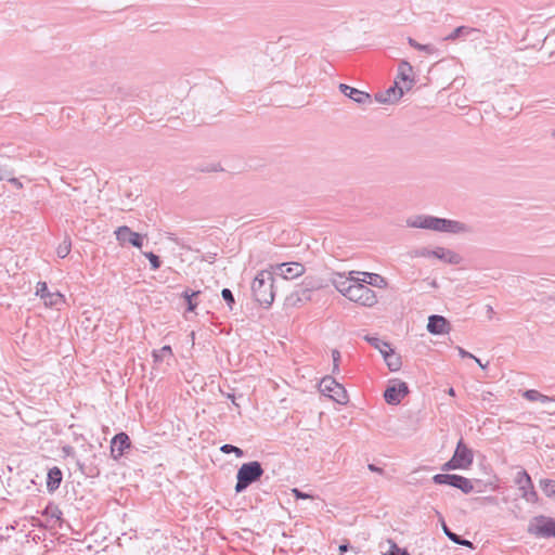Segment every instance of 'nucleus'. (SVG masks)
<instances>
[{"mask_svg": "<svg viewBox=\"0 0 555 555\" xmlns=\"http://www.w3.org/2000/svg\"><path fill=\"white\" fill-rule=\"evenodd\" d=\"M447 393L451 397H454L455 396V390L453 387H450L448 390H447Z\"/></svg>", "mask_w": 555, "mask_h": 555, "instance_id": "nucleus-59", "label": "nucleus"}, {"mask_svg": "<svg viewBox=\"0 0 555 555\" xmlns=\"http://www.w3.org/2000/svg\"><path fill=\"white\" fill-rule=\"evenodd\" d=\"M487 312L489 314V318L494 313L493 308L491 306H487Z\"/></svg>", "mask_w": 555, "mask_h": 555, "instance_id": "nucleus-60", "label": "nucleus"}, {"mask_svg": "<svg viewBox=\"0 0 555 555\" xmlns=\"http://www.w3.org/2000/svg\"><path fill=\"white\" fill-rule=\"evenodd\" d=\"M457 351H459V354H460L461 358H470V359L475 358V356L473 353L466 351L462 347H457Z\"/></svg>", "mask_w": 555, "mask_h": 555, "instance_id": "nucleus-49", "label": "nucleus"}, {"mask_svg": "<svg viewBox=\"0 0 555 555\" xmlns=\"http://www.w3.org/2000/svg\"><path fill=\"white\" fill-rule=\"evenodd\" d=\"M356 271H350L348 275L340 272H333L331 274V283L343 295L347 294L352 288L353 281L356 280Z\"/></svg>", "mask_w": 555, "mask_h": 555, "instance_id": "nucleus-12", "label": "nucleus"}, {"mask_svg": "<svg viewBox=\"0 0 555 555\" xmlns=\"http://www.w3.org/2000/svg\"><path fill=\"white\" fill-rule=\"evenodd\" d=\"M461 469L460 465L454 461L453 457H451L449 461H447L442 466L441 470L449 472V470H455Z\"/></svg>", "mask_w": 555, "mask_h": 555, "instance_id": "nucleus-44", "label": "nucleus"}, {"mask_svg": "<svg viewBox=\"0 0 555 555\" xmlns=\"http://www.w3.org/2000/svg\"><path fill=\"white\" fill-rule=\"evenodd\" d=\"M221 296L222 299L225 301L227 306L229 307V309L232 311L235 306V298L232 291L229 288H223L221 291Z\"/></svg>", "mask_w": 555, "mask_h": 555, "instance_id": "nucleus-38", "label": "nucleus"}, {"mask_svg": "<svg viewBox=\"0 0 555 555\" xmlns=\"http://www.w3.org/2000/svg\"><path fill=\"white\" fill-rule=\"evenodd\" d=\"M332 359H333V364H335V363L339 364L340 359H341L340 351L337 349H333L332 350Z\"/></svg>", "mask_w": 555, "mask_h": 555, "instance_id": "nucleus-48", "label": "nucleus"}, {"mask_svg": "<svg viewBox=\"0 0 555 555\" xmlns=\"http://www.w3.org/2000/svg\"><path fill=\"white\" fill-rule=\"evenodd\" d=\"M404 94V88L401 87L397 80H395L393 85L390 86L387 90L384 92H377L375 94V100L378 103H395L399 101Z\"/></svg>", "mask_w": 555, "mask_h": 555, "instance_id": "nucleus-15", "label": "nucleus"}, {"mask_svg": "<svg viewBox=\"0 0 555 555\" xmlns=\"http://www.w3.org/2000/svg\"><path fill=\"white\" fill-rule=\"evenodd\" d=\"M430 286H431V287H434V288H437V287H438V283H437V281H436V280H433V281L430 282Z\"/></svg>", "mask_w": 555, "mask_h": 555, "instance_id": "nucleus-61", "label": "nucleus"}, {"mask_svg": "<svg viewBox=\"0 0 555 555\" xmlns=\"http://www.w3.org/2000/svg\"><path fill=\"white\" fill-rule=\"evenodd\" d=\"M220 451L224 454L234 453L236 457H243L245 454L241 448L230 444V443L222 444L220 447Z\"/></svg>", "mask_w": 555, "mask_h": 555, "instance_id": "nucleus-36", "label": "nucleus"}, {"mask_svg": "<svg viewBox=\"0 0 555 555\" xmlns=\"http://www.w3.org/2000/svg\"><path fill=\"white\" fill-rule=\"evenodd\" d=\"M481 400L491 408L494 405V395L491 391H483L481 393Z\"/></svg>", "mask_w": 555, "mask_h": 555, "instance_id": "nucleus-45", "label": "nucleus"}, {"mask_svg": "<svg viewBox=\"0 0 555 555\" xmlns=\"http://www.w3.org/2000/svg\"><path fill=\"white\" fill-rule=\"evenodd\" d=\"M144 256L149 259L151 270L156 271L162 267L160 257L153 251L144 253Z\"/></svg>", "mask_w": 555, "mask_h": 555, "instance_id": "nucleus-37", "label": "nucleus"}, {"mask_svg": "<svg viewBox=\"0 0 555 555\" xmlns=\"http://www.w3.org/2000/svg\"><path fill=\"white\" fill-rule=\"evenodd\" d=\"M474 482L477 485V487L479 488V489H478V491L480 492V491H481V487H482V486H485L483 481H482V480H480V479H475V480L473 481V483H474Z\"/></svg>", "mask_w": 555, "mask_h": 555, "instance_id": "nucleus-57", "label": "nucleus"}, {"mask_svg": "<svg viewBox=\"0 0 555 555\" xmlns=\"http://www.w3.org/2000/svg\"><path fill=\"white\" fill-rule=\"evenodd\" d=\"M408 43L415 50L425 52L427 54H435L438 52V49L434 44H422L412 37L408 38Z\"/></svg>", "mask_w": 555, "mask_h": 555, "instance_id": "nucleus-33", "label": "nucleus"}, {"mask_svg": "<svg viewBox=\"0 0 555 555\" xmlns=\"http://www.w3.org/2000/svg\"><path fill=\"white\" fill-rule=\"evenodd\" d=\"M367 468L373 473L383 474L384 469L382 467L376 466L375 464H369Z\"/></svg>", "mask_w": 555, "mask_h": 555, "instance_id": "nucleus-52", "label": "nucleus"}, {"mask_svg": "<svg viewBox=\"0 0 555 555\" xmlns=\"http://www.w3.org/2000/svg\"><path fill=\"white\" fill-rule=\"evenodd\" d=\"M349 547H350L349 543L340 544L338 547L339 554L343 555L344 553H346L349 550Z\"/></svg>", "mask_w": 555, "mask_h": 555, "instance_id": "nucleus-55", "label": "nucleus"}, {"mask_svg": "<svg viewBox=\"0 0 555 555\" xmlns=\"http://www.w3.org/2000/svg\"><path fill=\"white\" fill-rule=\"evenodd\" d=\"M437 515L439 516V520L441 522L442 530H443L444 534L449 538V540H451L455 544H459V545H462V546H466V547H469V548H474L473 542H470L469 540H466L463 537L456 534L455 531H452L447 526V524L444 521V518L442 517V515L439 512H437Z\"/></svg>", "mask_w": 555, "mask_h": 555, "instance_id": "nucleus-22", "label": "nucleus"}, {"mask_svg": "<svg viewBox=\"0 0 555 555\" xmlns=\"http://www.w3.org/2000/svg\"><path fill=\"white\" fill-rule=\"evenodd\" d=\"M410 392L405 382L396 380L395 384L387 386L384 391V399L390 405H397Z\"/></svg>", "mask_w": 555, "mask_h": 555, "instance_id": "nucleus-8", "label": "nucleus"}, {"mask_svg": "<svg viewBox=\"0 0 555 555\" xmlns=\"http://www.w3.org/2000/svg\"><path fill=\"white\" fill-rule=\"evenodd\" d=\"M311 291L300 285L299 289L294 291L286 297L285 305L289 307H297L302 305L311 300Z\"/></svg>", "mask_w": 555, "mask_h": 555, "instance_id": "nucleus-20", "label": "nucleus"}, {"mask_svg": "<svg viewBox=\"0 0 555 555\" xmlns=\"http://www.w3.org/2000/svg\"><path fill=\"white\" fill-rule=\"evenodd\" d=\"M36 295L43 299L46 306L54 307L64 302V296L59 292L51 293L46 282L37 283Z\"/></svg>", "mask_w": 555, "mask_h": 555, "instance_id": "nucleus-14", "label": "nucleus"}, {"mask_svg": "<svg viewBox=\"0 0 555 555\" xmlns=\"http://www.w3.org/2000/svg\"><path fill=\"white\" fill-rule=\"evenodd\" d=\"M396 80L398 83L400 81L404 82L406 91L413 88L415 83V79L413 77V66L406 60H401L399 62Z\"/></svg>", "mask_w": 555, "mask_h": 555, "instance_id": "nucleus-17", "label": "nucleus"}, {"mask_svg": "<svg viewBox=\"0 0 555 555\" xmlns=\"http://www.w3.org/2000/svg\"><path fill=\"white\" fill-rule=\"evenodd\" d=\"M152 358L155 365L160 364L165 360H170L173 358L172 348L169 345H165L160 349H154Z\"/></svg>", "mask_w": 555, "mask_h": 555, "instance_id": "nucleus-28", "label": "nucleus"}, {"mask_svg": "<svg viewBox=\"0 0 555 555\" xmlns=\"http://www.w3.org/2000/svg\"><path fill=\"white\" fill-rule=\"evenodd\" d=\"M384 555H410L406 548L399 547L397 543L391 542L389 551Z\"/></svg>", "mask_w": 555, "mask_h": 555, "instance_id": "nucleus-39", "label": "nucleus"}, {"mask_svg": "<svg viewBox=\"0 0 555 555\" xmlns=\"http://www.w3.org/2000/svg\"><path fill=\"white\" fill-rule=\"evenodd\" d=\"M62 480L63 472L60 467L53 466L49 468L47 474V490L50 493L55 492L60 488Z\"/></svg>", "mask_w": 555, "mask_h": 555, "instance_id": "nucleus-21", "label": "nucleus"}, {"mask_svg": "<svg viewBox=\"0 0 555 555\" xmlns=\"http://www.w3.org/2000/svg\"><path fill=\"white\" fill-rule=\"evenodd\" d=\"M116 240L121 246L130 244L133 247L141 248L143 246L144 236L132 231L128 225L118 227L115 230Z\"/></svg>", "mask_w": 555, "mask_h": 555, "instance_id": "nucleus-9", "label": "nucleus"}, {"mask_svg": "<svg viewBox=\"0 0 555 555\" xmlns=\"http://www.w3.org/2000/svg\"><path fill=\"white\" fill-rule=\"evenodd\" d=\"M541 392L535 389H527L522 392V397L529 401H539L541 399Z\"/></svg>", "mask_w": 555, "mask_h": 555, "instance_id": "nucleus-40", "label": "nucleus"}, {"mask_svg": "<svg viewBox=\"0 0 555 555\" xmlns=\"http://www.w3.org/2000/svg\"><path fill=\"white\" fill-rule=\"evenodd\" d=\"M515 483L521 491L528 489L533 485L530 475L525 469H521L517 473L515 477Z\"/></svg>", "mask_w": 555, "mask_h": 555, "instance_id": "nucleus-30", "label": "nucleus"}, {"mask_svg": "<svg viewBox=\"0 0 555 555\" xmlns=\"http://www.w3.org/2000/svg\"><path fill=\"white\" fill-rule=\"evenodd\" d=\"M433 257L449 264H460L463 261V257L460 254L440 246L433 249Z\"/></svg>", "mask_w": 555, "mask_h": 555, "instance_id": "nucleus-19", "label": "nucleus"}, {"mask_svg": "<svg viewBox=\"0 0 555 555\" xmlns=\"http://www.w3.org/2000/svg\"><path fill=\"white\" fill-rule=\"evenodd\" d=\"M222 395H223L225 398L230 399V401L232 402V404H233L237 410H240V409H241L240 404L236 402V399H237V398H243V393H240L238 396H236V395H235V393H233V392H222Z\"/></svg>", "mask_w": 555, "mask_h": 555, "instance_id": "nucleus-46", "label": "nucleus"}, {"mask_svg": "<svg viewBox=\"0 0 555 555\" xmlns=\"http://www.w3.org/2000/svg\"><path fill=\"white\" fill-rule=\"evenodd\" d=\"M96 459V455H93V460ZM78 469L85 475L87 478H98L101 474V469L94 461H90L89 463H82L77 461Z\"/></svg>", "mask_w": 555, "mask_h": 555, "instance_id": "nucleus-27", "label": "nucleus"}, {"mask_svg": "<svg viewBox=\"0 0 555 555\" xmlns=\"http://www.w3.org/2000/svg\"><path fill=\"white\" fill-rule=\"evenodd\" d=\"M480 30L478 28L469 27V26H459L455 29H453L452 33H450L448 36L444 37V40L447 41H455L463 37H469L473 35H479Z\"/></svg>", "mask_w": 555, "mask_h": 555, "instance_id": "nucleus-25", "label": "nucleus"}, {"mask_svg": "<svg viewBox=\"0 0 555 555\" xmlns=\"http://www.w3.org/2000/svg\"><path fill=\"white\" fill-rule=\"evenodd\" d=\"M527 532L537 538H555V519L544 515L534 516L529 521Z\"/></svg>", "mask_w": 555, "mask_h": 555, "instance_id": "nucleus-5", "label": "nucleus"}, {"mask_svg": "<svg viewBox=\"0 0 555 555\" xmlns=\"http://www.w3.org/2000/svg\"><path fill=\"white\" fill-rule=\"evenodd\" d=\"M278 273L283 280H293L305 273V267L300 262H286L276 266Z\"/></svg>", "mask_w": 555, "mask_h": 555, "instance_id": "nucleus-18", "label": "nucleus"}, {"mask_svg": "<svg viewBox=\"0 0 555 555\" xmlns=\"http://www.w3.org/2000/svg\"><path fill=\"white\" fill-rule=\"evenodd\" d=\"M413 257H433V249H429L427 247L417 248L412 251Z\"/></svg>", "mask_w": 555, "mask_h": 555, "instance_id": "nucleus-42", "label": "nucleus"}, {"mask_svg": "<svg viewBox=\"0 0 555 555\" xmlns=\"http://www.w3.org/2000/svg\"><path fill=\"white\" fill-rule=\"evenodd\" d=\"M548 299L555 302V295L554 296H550Z\"/></svg>", "mask_w": 555, "mask_h": 555, "instance_id": "nucleus-62", "label": "nucleus"}, {"mask_svg": "<svg viewBox=\"0 0 555 555\" xmlns=\"http://www.w3.org/2000/svg\"><path fill=\"white\" fill-rule=\"evenodd\" d=\"M552 137L555 139V130H553V132H552Z\"/></svg>", "mask_w": 555, "mask_h": 555, "instance_id": "nucleus-63", "label": "nucleus"}, {"mask_svg": "<svg viewBox=\"0 0 555 555\" xmlns=\"http://www.w3.org/2000/svg\"><path fill=\"white\" fill-rule=\"evenodd\" d=\"M275 279L268 270L260 271L251 282V293L255 301L264 308H269L275 297Z\"/></svg>", "mask_w": 555, "mask_h": 555, "instance_id": "nucleus-1", "label": "nucleus"}, {"mask_svg": "<svg viewBox=\"0 0 555 555\" xmlns=\"http://www.w3.org/2000/svg\"><path fill=\"white\" fill-rule=\"evenodd\" d=\"M522 498H525L528 502H537L538 501V493L534 490L533 485L522 491Z\"/></svg>", "mask_w": 555, "mask_h": 555, "instance_id": "nucleus-41", "label": "nucleus"}, {"mask_svg": "<svg viewBox=\"0 0 555 555\" xmlns=\"http://www.w3.org/2000/svg\"><path fill=\"white\" fill-rule=\"evenodd\" d=\"M356 273L366 286L371 285L378 288H385L387 286L386 279L377 273L360 271H356Z\"/></svg>", "mask_w": 555, "mask_h": 555, "instance_id": "nucleus-23", "label": "nucleus"}, {"mask_svg": "<svg viewBox=\"0 0 555 555\" xmlns=\"http://www.w3.org/2000/svg\"><path fill=\"white\" fill-rule=\"evenodd\" d=\"M8 182L14 185L16 189H22L23 184L17 178H8Z\"/></svg>", "mask_w": 555, "mask_h": 555, "instance_id": "nucleus-51", "label": "nucleus"}, {"mask_svg": "<svg viewBox=\"0 0 555 555\" xmlns=\"http://www.w3.org/2000/svg\"><path fill=\"white\" fill-rule=\"evenodd\" d=\"M301 286L313 292L325 287L326 284L322 279H318L314 276H306L301 283Z\"/></svg>", "mask_w": 555, "mask_h": 555, "instance_id": "nucleus-31", "label": "nucleus"}, {"mask_svg": "<svg viewBox=\"0 0 555 555\" xmlns=\"http://www.w3.org/2000/svg\"><path fill=\"white\" fill-rule=\"evenodd\" d=\"M295 499L297 500H306V499H312V495L309 494V493H306V492H302L301 490L297 489V488H294L292 490Z\"/></svg>", "mask_w": 555, "mask_h": 555, "instance_id": "nucleus-47", "label": "nucleus"}, {"mask_svg": "<svg viewBox=\"0 0 555 555\" xmlns=\"http://www.w3.org/2000/svg\"><path fill=\"white\" fill-rule=\"evenodd\" d=\"M474 360L476 361V363L482 369V370H486L488 367V362L486 364H482L481 360L477 357L474 358Z\"/></svg>", "mask_w": 555, "mask_h": 555, "instance_id": "nucleus-56", "label": "nucleus"}, {"mask_svg": "<svg viewBox=\"0 0 555 555\" xmlns=\"http://www.w3.org/2000/svg\"><path fill=\"white\" fill-rule=\"evenodd\" d=\"M452 457L460 465L461 469H467L473 464L474 452L467 447L464 439L461 438L456 443Z\"/></svg>", "mask_w": 555, "mask_h": 555, "instance_id": "nucleus-11", "label": "nucleus"}, {"mask_svg": "<svg viewBox=\"0 0 555 555\" xmlns=\"http://www.w3.org/2000/svg\"><path fill=\"white\" fill-rule=\"evenodd\" d=\"M364 339L375 349H377L383 356V351L386 352L387 349H390L391 346L388 341H385L378 337L366 335Z\"/></svg>", "mask_w": 555, "mask_h": 555, "instance_id": "nucleus-32", "label": "nucleus"}, {"mask_svg": "<svg viewBox=\"0 0 555 555\" xmlns=\"http://www.w3.org/2000/svg\"><path fill=\"white\" fill-rule=\"evenodd\" d=\"M264 474L259 461L243 463L236 472L235 493L244 492L249 486L259 481Z\"/></svg>", "mask_w": 555, "mask_h": 555, "instance_id": "nucleus-2", "label": "nucleus"}, {"mask_svg": "<svg viewBox=\"0 0 555 555\" xmlns=\"http://www.w3.org/2000/svg\"><path fill=\"white\" fill-rule=\"evenodd\" d=\"M345 297L363 307H373L377 304L376 293L366 286L357 275L352 288L345 294Z\"/></svg>", "mask_w": 555, "mask_h": 555, "instance_id": "nucleus-3", "label": "nucleus"}, {"mask_svg": "<svg viewBox=\"0 0 555 555\" xmlns=\"http://www.w3.org/2000/svg\"><path fill=\"white\" fill-rule=\"evenodd\" d=\"M434 231L459 234L470 233L472 228L468 224L457 220L436 217Z\"/></svg>", "mask_w": 555, "mask_h": 555, "instance_id": "nucleus-7", "label": "nucleus"}, {"mask_svg": "<svg viewBox=\"0 0 555 555\" xmlns=\"http://www.w3.org/2000/svg\"><path fill=\"white\" fill-rule=\"evenodd\" d=\"M132 448V442L128 434L120 431L116 434L111 440V456L114 460H119L122 455Z\"/></svg>", "mask_w": 555, "mask_h": 555, "instance_id": "nucleus-10", "label": "nucleus"}, {"mask_svg": "<svg viewBox=\"0 0 555 555\" xmlns=\"http://www.w3.org/2000/svg\"><path fill=\"white\" fill-rule=\"evenodd\" d=\"M338 88H339V91L345 96L351 99L359 105H366V104L372 103L371 94L365 91L359 90V89L348 86L346 83H340Z\"/></svg>", "mask_w": 555, "mask_h": 555, "instance_id": "nucleus-13", "label": "nucleus"}, {"mask_svg": "<svg viewBox=\"0 0 555 555\" xmlns=\"http://www.w3.org/2000/svg\"><path fill=\"white\" fill-rule=\"evenodd\" d=\"M435 216L420 215L413 219H408L406 223L411 228L433 230L435 229Z\"/></svg>", "mask_w": 555, "mask_h": 555, "instance_id": "nucleus-24", "label": "nucleus"}, {"mask_svg": "<svg viewBox=\"0 0 555 555\" xmlns=\"http://www.w3.org/2000/svg\"><path fill=\"white\" fill-rule=\"evenodd\" d=\"M475 500H481V501L489 502V503H492V504L496 502V498L495 496L476 498Z\"/></svg>", "mask_w": 555, "mask_h": 555, "instance_id": "nucleus-54", "label": "nucleus"}, {"mask_svg": "<svg viewBox=\"0 0 555 555\" xmlns=\"http://www.w3.org/2000/svg\"><path fill=\"white\" fill-rule=\"evenodd\" d=\"M332 373L333 374L339 373V364H337V363L333 364Z\"/></svg>", "mask_w": 555, "mask_h": 555, "instance_id": "nucleus-58", "label": "nucleus"}, {"mask_svg": "<svg viewBox=\"0 0 555 555\" xmlns=\"http://www.w3.org/2000/svg\"><path fill=\"white\" fill-rule=\"evenodd\" d=\"M435 485L450 486L468 494L474 490L473 480L456 474H436L433 477Z\"/></svg>", "mask_w": 555, "mask_h": 555, "instance_id": "nucleus-6", "label": "nucleus"}, {"mask_svg": "<svg viewBox=\"0 0 555 555\" xmlns=\"http://www.w3.org/2000/svg\"><path fill=\"white\" fill-rule=\"evenodd\" d=\"M62 452L66 455V456H74L75 455V449L72 447V446H64L62 448Z\"/></svg>", "mask_w": 555, "mask_h": 555, "instance_id": "nucleus-50", "label": "nucleus"}, {"mask_svg": "<svg viewBox=\"0 0 555 555\" xmlns=\"http://www.w3.org/2000/svg\"><path fill=\"white\" fill-rule=\"evenodd\" d=\"M383 359L391 372H397L402 366L401 356L396 353L392 348L387 349L386 352L383 351Z\"/></svg>", "mask_w": 555, "mask_h": 555, "instance_id": "nucleus-26", "label": "nucleus"}, {"mask_svg": "<svg viewBox=\"0 0 555 555\" xmlns=\"http://www.w3.org/2000/svg\"><path fill=\"white\" fill-rule=\"evenodd\" d=\"M70 251V243L64 242L63 244L59 245L56 249V254L60 258H65Z\"/></svg>", "mask_w": 555, "mask_h": 555, "instance_id": "nucleus-43", "label": "nucleus"}, {"mask_svg": "<svg viewBox=\"0 0 555 555\" xmlns=\"http://www.w3.org/2000/svg\"><path fill=\"white\" fill-rule=\"evenodd\" d=\"M199 294H201V291H192L190 288H186L185 291H183V293L181 294V297L184 299V301L186 304V311L193 312L197 308V306H198L197 297Z\"/></svg>", "mask_w": 555, "mask_h": 555, "instance_id": "nucleus-29", "label": "nucleus"}, {"mask_svg": "<svg viewBox=\"0 0 555 555\" xmlns=\"http://www.w3.org/2000/svg\"><path fill=\"white\" fill-rule=\"evenodd\" d=\"M319 389L321 393L327 396L338 404L344 405L349 401L346 388L331 375H326L321 379Z\"/></svg>", "mask_w": 555, "mask_h": 555, "instance_id": "nucleus-4", "label": "nucleus"}, {"mask_svg": "<svg viewBox=\"0 0 555 555\" xmlns=\"http://www.w3.org/2000/svg\"><path fill=\"white\" fill-rule=\"evenodd\" d=\"M540 488L547 498L555 496V480L553 479H541Z\"/></svg>", "mask_w": 555, "mask_h": 555, "instance_id": "nucleus-35", "label": "nucleus"}, {"mask_svg": "<svg viewBox=\"0 0 555 555\" xmlns=\"http://www.w3.org/2000/svg\"><path fill=\"white\" fill-rule=\"evenodd\" d=\"M427 331L433 335L448 334L451 331V324L444 317L431 314L428 318Z\"/></svg>", "mask_w": 555, "mask_h": 555, "instance_id": "nucleus-16", "label": "nucleus"}, {"mask_svg": "<svg viewBox=\"0 0 555 555\" xmlns=\"http://www.w3.org/2000/svg\"><path fill=\"white\" fill-rule=\"evenodd\" d=\"M540 402L542 403H547V402H555V397H550V396H546V395H541V399L539 400Z\"/></svg>", "mask_w": 555, "mask_h": 555, "instance_id": "nucleus-53", "label": "nucleus"}, {"mask_svg": "<svg viewBox=\"0 0 555 555\" xmlns=\"http://www.w3.org/2000/svg\"><path fill=\"white\" fill-rule=\"evenodd\" d=\"M62 515V511L54 502H49L42 511V516L55 518L56 520H61Z\"/></svg>", "mask_w": 555, "mask_h": 555, "instance_id": "nucleus-34", "label": "nucleus"}]
</instances>
